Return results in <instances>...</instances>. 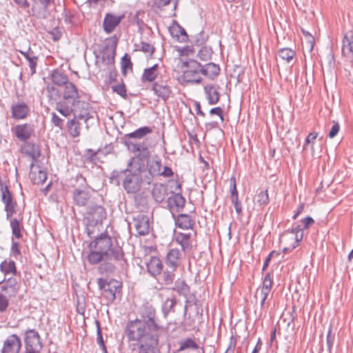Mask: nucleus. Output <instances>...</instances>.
I'll use <instances>...</instances> for the list:
<instances>
[{"label":"nucleus","instance_id":"nucleus-23","mask_svg":"<svg viewBox=\"0 0 353 353\" xmlns=\"http://www.w3.org/2000/svg\"><path fill=\"white\" fill-rule=\"evenodd\" d=\"M147 270L153 277H157L163 270V263L159 257L152 256L146 263Z\"/></svg>","mask_w":353,"mask_h":353},{"label":"nucleus","instance_id":"nucleus-49","mask_svg":"<svg viewBox=\"0 0 353 353\" xmlns=\"http://www.w3.org/2000/svg\"><path fill=\"white\" fill-rule=\"evenodd\" d=\"M17 282L16 279L10 277L6 281V285L2 287V290L6 291L10 290V292L14 294L17 292Z\"/></svg>","mask_w":353,"mask_h":353},{"label":"nucleus","instance_id":"nucleus-28","mask_svg":"<svg viewBox=\"0 0 353 353\" xmlns=\"http://www.w3.org/2000/svg\"><path fill=\"white\" fill-rule=\"evenodd\" d=\"M169 30L172 37L175 38L177 41L183 42L188 40V37L185 29L178 23L171 26Z\"/></svg>","mask_w":353,"mask_h":353},{"label":"nucleus","instance_id":"nucleus-12","mask_svg":"<svg viewBox=\"0 0 353 353\" xmlns=\"http://www.w3.org/2000/svg\"><path fill=\"white\" fill-rule=\"evenodd\" d=\"M12 133L21 142H26L34 132L33 125L30 123L18 124L11 128Z\"/></svg>","mask_w":353,"mask_h":353},{"label":"nucleus","instance_id":"nucleus-58","mask_svg":"<svg viewBox=\"0 0 353 353\" xmlns=\"http://www.w3.org/2000/svg\"><path fill=\"white\" fill-rule=\"evenodd\" d=\"M230 192H231V199H239L238 197V191L236 190V179L234 177H232L230 181Z\"/></svg>","mask_w":353,"mask_h":353},{"label":"nucleus","instance_id":"nucleus-56","mask_svg":"<svg viewBox=\"0 0 353 353\" xmlns=\"http://www.w3.org/2000/svg\"><path fill=\"white\" fill-rule=\"evenodd\" d=\"M51 122L56 127L62 129L63 127L64 120L59 117L55 112L51 114Z\"/></svg>","mask_w":353,"mask_h":353},{"label":"nucleus","instance_id":"nucleus-44","mask_svg":"<svg viewBox=\"0 0 353 353\" xmlns=\"http://www.w3.org/2000/svg\"><path fill=\"white\" fill-rule=\"evenodd\" d=\"M48 97L50 101H57L61 97V92L55 87L54 83L48 84L46 86Z\"/></svg>","mask_w":353,"mask_h":353},{"label":"nucleus","instance_id":"nucleus-45","mask_svg":"<svg viewBox=\"0 0 353 353\" xmlns=\"http://www.w3.org/2000/svg\"><path fill=\"white\" fill-rule=\"evenodd\" d=\"M296 52L294 50L289 48H283L279 50V56L283 60L290 63L295 57Z\"/></svg>","mask_w":353,"mask_h":353},{"label":"nucleus","instance_id":"nucleus-21","mask_svg":"<svg viewBox=\"0 0 353 353\" xmlns=\"http://www.w3.org/2000/svg\"><path fill=\"white\" fill-rule=\"evenodd\" d=\"M181 259L182 254L179 249H171L166 255V265L169 268L176 269L181 263Z\"/></svg>","mask_w":353,"mask_h":353},{"label":"nucleus","instance_id":"nucleus-6","mask_svg":"<svg viewBox=\"0 0 353 353\" xmlns=\"http://www.w3.org/2000/svg\"><path fill=\"white\" fill-rule=\"evenodd\" d=\"M303 236V229L297 225L283 233L279 238L280 244L283 245V252H288L296 248Z\"/></svg>","mask_w":353,"mask_h":353},{"label":"nucleus","instance_id":"nucleus-19","mask_svg":"<svg viewBox=\"0 0 353 353\" xmlns=\"http://www.w3.org/2000/svg\"><path fill=\"white\" fill-rule=\"evenodd\" d=\"M90 107L88 103L84 101H80L78 104L74 105V117L76 119H83L85 123L92 117L90 114Z\"/></svg>","mask_w":353,"mask_h":353},{"label":"nucleus","instance_id":"nucleus-32","mask_svg":"<svg viewBox=\"0 0 353 353\" xmlns=\"http://www.w3.org/2000/svg\"><path fill=\"white\" fill-rule=\"evenodd\" d=\"M190 239L191 233L179 232L176 234L175 236L176 242L181 246V248L184 252L192 247Z\"/></svg>","mask_w":353,"mask_h":353},{"label":"nucleus","instance_id":"nucleus-52","mask_svg":"<svg viewBox=\"0 0 353 353\" xmlns=\"http://www.w3.org/2000/svg\"><path fill=\"white\" fill-rule=\"evenodd\" d=\"M270 291L259 288L257 289L255 296L257 297L258 296L261 298L260 305L263 307L265 305V301L268 299V296L270 294Z\"/></svg>","mask_w":353,"mask_h":353},{"label":"nucleus","instance_id":"nucleus-14","mask_svg":"<svg viewBox=\"0 0 353 353\" xmlns=\"http://www.w3.org/2000/svg\"><path fill=\"white\" fill-rule=\"evenodd\" d=\"M162 79L161 74V68L156 63L151 67L145 68L141 77V81L143 83H152L160 81Z\"/></svg>","mask_w":353,"mask_h":353},{"label":"nucleus","instance_id":"nucleus-38","mask_svg":"<svg viewBox=\"0 0 353 353\" xmlns=\"http://www.w3.org/2000/svg\"><path fill=\"white\" fill-rule=\"evenodd\" d=\"M26 154L30 156L34 161H36L41 156V150L39 145L31 143H26L23 147Z\"/></svg>","mask_w":353,"mask_h":353},{"label":"nucleus","instance_id":"nucleus-20","mask_svg":"<svg viewBox=\"0 0 353 353\" xmlns=\"http://www.w3.org/2000/svg\"><path fill=\"white\" fill-rule=\"evenodd\" d=\"M34 167V162L30 164V178L34 184H43L47 179V172L44 170H42L41 167H35V170H33Z\"/></svg>","mask_w":353,"mask_h":353},{"label":"nucleus","instance_id":"nucleus-5","mask_svg":"<svg viewBox=\"0 0 353 353\" xmlns=\"http://www.w3.org/2000/svg\"><path fill=\"white\" fill-rule=\"evenodd\" d=\"M125 145L130 151L135 153V155L129 160L128 167L134 166L135 170H141L150 154L146 143L144 141L137 142L135 140H128Z\"/></svg>","mask_w":353,"mask_h":353},{"label":"nucleus","instance_id":"nucleus-22","mask_svg":"<svg viewBox=\"0 0 353 353\" xmlns=\"http://www.w3.org/2000/svg\"><path fill=\"white\" fill-rule=\"evenodd\" d=\"M176 270L167 266L165 270L161 272L160 274L157 275L159 276L157 279L159 283L166 286L172 285L175 279L174 272Z\"/></svg>","mask_w":353,"mask_h":353},{"label":"nucleus","instance_id":"nucleus-64","mask_svg":"<svg viewBox=\"0 0 353 353\" xmlns=\"http://www.w3.org/2000/svg\"><path fill=\"white\" fill-rule=\"evenodd\" d=\"M174 175V172L170 167L164 166L163 171L161 170V174L163 177L168 178L171 177Z\"/></svg>","mask_w":353,"mask_h":353},{"label":"nucleus","instance_id":"nucleus-54","mask_svg":"<svg viewBox=\"0 0 353 353\" xmlns=\"http://www.w3.org/2000/svg\"><path fill=\"white\" fill-rule=\"evenodd\" d=\"M97 343H98L100 348L103 352V353H107V350H106V347L105 345L104 341H103V336H102L101 330V328H100L99 323L97 321Z\"/></svg>","mask_w":353,"mask_h":353},{"label":"nucleus","instance_id":"nucleus-17","mask_svg":"<svg viewBox=\"0 0 353 353\" xmlns=\"http://www.w3.org/2000/svg\"><path fill=\"white\" fill-rule=\"evenodd\" d=\"M1 190V199L5 204L7 219L10 218L15 212L16 203L14 202L11 192L7 186H3Z\"/></svg>","mask_w":353,"mask_h":353},{"label":"nucleus","instance_id":"nucleus-31","mask_svg":"<svg viewBox=\"0 0 353 353\" xmlns=\"http://www.w3.org/2000/svg\"><path fill=\"white\" fill-rule=\"evenodd\" d=\"M204 92L209 104H216L219 100V93L213 85H206L204 87Z\"/></svg>","mask_w":353,"mask_h":353},{"label":"nucleus","instance_id":"nucleus-13","mask_svg":"<svg viewBox=\"0 0 353 353\" xmlns=\"http://www.w3.org/2000/svg\"><path fill=\"white\" fill-rule=\"evenodd\" d=\"M10 112L14 119L23 120L29 116L30 108L26 102L19 101L12 104Z\"/></svg>","mask_w":353,"mask_h":353},{"label":"nucleus","instance_id":"nucleus-25","mask_svg":"<svg viewBox=\"0 0 353 353\" xmlns=\"http://www.w3.org/2000/svg\"><path fill=\"white\" fill-rule=\"evenodd\" d=\"M152 195L157 203H161L168 196V188L162 183H156L152 190Z\"/></svg>","mask_w":353,"mask_h":353},{"label":"nucleus","instance_id":"nucleus-27","mask_svg":"<svg viewBox=\"0 0 353 353\" xmlns=\"http://www.w3.org/2000/svg\"><path fill=\"white\" fill-rule=\"evenodd\" d=\"M342 52L345 56L353 54V32L349 31L344 35L342 45Z\"/></svg>","mask_w":353,"mask_h":353},{"label":"nucleus","instance_id":"nucleus-47","mask_svg":"<svg viewBox=\"0 0 353 353\" xmlns=\"http://www.w3.org/2000/svg\"><path fill=\"white\" fill-rule=\"evenodd\" d=\"M212 50L208 46L202 47L197 53V57L202 61H208L211 59Z\"/></svg>","mask_w":353,"mask_h":353},{"label":"nucleus","instance_id":"nucleus-61","mask_svg":"<svg viewBox=\"0 0 353 353\" xmlns=\"http://www.w3.org/2000/svg\"><path fill=\"white\" fill-rule=\"evenodd\" d=\"M11 254L14 256L21 255V251L19 249V243L18 242L14 241L12 239V247L10 249Z\"/></svg>","mask_w":353,"mask_h":353},{"label":"nucleus","instance_id":"nucleus-53","mask_svg":"<svg viewBox=\"0 0 353 353\" xmlns=\"http://www.w3.org/2000/svg\"><path fill=\"white\" fill-rule=\"evenodd\" d=\"M273 284L272 274L268 272L265 274L263 280V285L261 288L271 291Z\"/></svg>","mask_w":353,"mask_h":353},{"label":"nucleus","instance_id":"nucleus-30","mask_svg":"<svg viewBox=\"0 0 353 353\" xmlns=\"http://www.w3.org/2000/svg\"><path fill=\"white\" fill-rule=\"evenodd\" d=\"M121 289V283L115 279H111L108 281L105 292L108 294L107 295L108 299L114 300L116 299V294L120 293Z\"/></svg>","mask_w":353,"mask_h":353},{"label":"nucleus","instance_id":"nucleus-39","mask_svg":"<svg viewBox=\"0 0 353 353\" xmlns=\"http://www.w3.org/2000/svg\"><path fill=\"white\" fill-rule=\"evenodd\" d=\"M20 53L28 61L29 67L31 70V74H34L36 72V68L37 65L38 57L33 55V52L29 49L27 52L20 51Z\"/></svg>","mask_w":353,"mask_h":353},{"label":"nucleus","instance_id":"nucleus-60","mask_svg":"<svg viewBox=\"0 0 353 353\" xmlns=\"http://www.w3.org/2000/svg\"><path fill=\"white\" fill-rule=\"evenodd\" d=\"M332 123H333V125H332V128L330 130L329 134H328V137L330 139H333L334 137H335L336 135L339 132V130H340V125H339L338 122H336V121H333Z\"/></svg>","mask_w":353,"mask_h":353},{"label":"nucleus","instance_id":"nucleus-7","mask_svg":"<svg viewBox=\"0 0 353 353\" xmlns=\"http://www.w3.org/2000/svg\"><path fill=\"white\" fill-rule=\"evenodd\" d=\"M106 212L105 208L100 205H95L88 208L84 220L87 224L88 234L90 236L92 233L90 231V227L97 225L99 223H101L103 220L105 219Z\"/></svg>","mask_w":353,"mask_h":353},{"label":"nucleus","instance_id":"nucleus-51","mask_svg":"<svg viewBox=\"0 0 353 353\" xmlns=\"http://www.w3.org/2000/svg\"><path fill=\"white\" fill-rule=\"evenodd\" d=\"M176 304V301L174 299H167L163 305V312L165 315H167L168 313L173 310V308Z\"/></svg>","mask_w":353,"mask_h":353},{"label":"nucleus","instance_id":"nucleus-41","mask_svg":"<svg viewBox=\"0 0 353 353\" xmlns=\"http://www.w3.org/2000/svg\"><path fill=\"white\" fill-rule=\"evenodd\" d=\"M67 127L70 135L72 137H78L81 134L80 123L77 121L76 117L67 123Z\"/></svg>","mask_w":353,"mask_h":353},{"label":"nucleus","instance_id":"nucleus-8","mask_svg":"<svg viewBox=\"0 0 353 353\" xmlns=\"http://www.w3.org/2000/svg\"><path fill=\"white\" fill-rule=\"evenodd\" d=\"M187 70L183 72V77L184 80L189 83H199L202 79L200 76L201 73L202 65L194 59H190L184 63Z\"/></svg>","mask_w":353,"mask_h":353},{"label":"nucleus","instance_id":"nucleus-46","mask_svg":"<svg viewBox=\"0 0 353 353\" xmlns=\"http://www.w3.org/2000/svg\"><path fill=\"white\" fill-rule=\"evenodd\" d=\"M121 65V72L123 75H125L128 71H132L133 65L130 57L128 54H125V55L122 57Z\"/></svg>","mask_w":353,"mask_h":353},{"label":"nucleus","instance_id":"nucleus-57","mask_svg":"<svg viewBox=\"0 0 353 353\" xmlns=\"http://www.w3.org/2000/svg\"><path fill=\"white\" fill-rule=\"evenodd\" d=\"M112 91L122 97H126V88L124 83L117 84L112 86Z\"/></svg>","mask_w":353,"mask_h":353},{"label":"nucleus","instance_id":"nucleus-63","mask_svg":"<svg viewBox=\"0 0 353 353\" xmlns=\"http://www.w3.org/2000/svg\"><path fill=\"white\" fill-rule=\"evenodd\" d=\"M141 50L145 53L152 54L154 51V48L148 43L141 42Z\"/></svg>","mask_w":353,"mask_h":353},{"label":"nucleus","instance_id":"nucleus-33","mask_svg":"<svg viewBox=\"0 0 353 353\" xmlns=\"http://www.w3.org/2000/svg\"><path fill=\"white\" fill-rule=\"evenodd\" d=\"M185 203V198L179 193H176L168 199V205L170 209L176 208L177 210L183 209Z\"/></svg>","mask_w":353,"mask_h":353},{"label":"nucleus","instance_id":"nucleus-4","mask_svg":"<svg viewBox=\"0 0 353 353\" xmlns=\"http://www.w3.org/2000/svg\"><path fill=\"white\" fill-rule=\"evenodd\" d=\"M63 100L56 103L55 110L65 117H70L74 112V105L81 101V96L77 86L72 82L67 83L62 92Z\"/></svg>","mask_w":353,"mask_h":353},{"label":"nucleus","instance_id":"nucleus-26","mask_svg":"<svg viewBox=\"0 0 353 353\" xmlns=\"http://www.w3.org/2000/svg\"><path fill=\"white\" fill-rule=\"evenodd\" d=\"M175 224L179 228L189 230L193 228L194 221L190 215L180 214L175 218Z\"/></svg>","mask_w":353,"mask_h":353},{"label":"nucleus","instance_id":"nucleus-1","mask_svg":"<svg viewBox=\"0 0 353 353\" xmlns=\"http://www.w3.org/2000/svg\"><path fill=\"white\" fill-rule=\"evenodd\" d=\"M124 332L129 341L138 343L139 353H157L161 332L153 330L145 321L139 319L129 321Z\"/></svg>","mask_w":353,"mask_h":353},{"label":"nucleus","instance_id":"nucleus-18","mask_svg":"<svg viewBox=\"0 0 353 353\" xmlns=\"http://www.w3.org/2000/svg\"><path fill=\"white\" fill-rule=\"evenodd\" d=\"M21 341L16 334L8 336L4 341L2 353H19Z\"/></svg>","mask_w":353,"mask_h":353},{"label":"nucleus","instance_id":"nucleus-35","mask_svg":"<svg viewBox=\"0 0 353 353\" xmlns=\"http://www.w3.org/2000/svg\"><path fill=\"white\" fill-rule=\"evenodd\" d=\"M172 290L176 291L179 295L187 297L190 294V287L181 279H178L174 283V287L172 288Z\"/></svg>","mask_w":353,"mask_h":353},{"label":"nucleus","instance_id":"nucleus-55","mask_svg":"<svg viewBox=\"0 0 353 353\" xmlns=\"http://www.w3.org/2000/svg\"><path fill=\"white\" fill-rule=\"evenodd\" d=\"M114 51H105L103 52L102 54V60L104 63H105L108 65L112 64L114 61Z\"/></svg>","mask_w":353,"mask_h":353},{"label":"nucleus","instance_id":"nucleus-40","mask_svg":"<svg viewBox=\"0 0 353 353\" xmlns=\"http://www.w3.org/2000/svg\"><path fill=\"white\" fill-rule=\"evenodd\" d=\"M178 344L179 345V347L176 350V352H180L188 349L196 350L199 347V345L193 339L190 338L180 340L178 342Z\"/></svg>","mask_w":353,"mask_h":353},{"label":"nucleus","instance_id":"nucleus-62","mask_svg":"<svg viewBox=\"0 0 353 353\" xmlns=\"http://www.w3.org/2000/svg\"><path fill=\"white\" fill-rule=\"evenodd\" d=\"M8 306V299L6 296L0 293V312H3L6 310Z\"/></svg>","mask_w":353,"mask_h":353},{"label":"nucleus","instance_id":"nucleus-15","mask_svg":"<svg viewBox=\"0 0 353 353\" xmlns=\"http://www.w3.org/2000/svg\"><path fill=\"white\" fill-rule=\"evenodd\" d=\"M124 14L117 15L113 13L105 14L103 21V28L106 34H111L116 28L121 23L124 18Z\"/></svg>","mask_w":353,"mask_h":353},{"label":"nucleus","instance_id":"nucleus-11","mask_svg":"<svg viewBox=\"0 0 353 353\" xmlns=\"http://www.w3.org/2000/svg\"><path fill=\"white\" fill-rule=\"evenodd\" d=\"M152 90L155 96L165 102L173 96L171 86L163 79L155 81L152 84Z\"/></svg>","mask_w":353,"mask_h":353},{"label":"nucleus","instance_id":"nucleus-16","mask_svg":"<svg viewBox=\"0 0 353 353\" xmlns=\"http://www.w3.org/2000/svg\"><path fill=\"white\" fill-rule=\"evenodd\" d=\"M134 225L137 234L145 236L150 232V223L149 217L143 214H139L133 218Z\"/></svg>","mask_w":353,"mask_h":353},{"label":"nucleus","instance_id":"nucleus-9","mask_svg":"<svg viewBox=\"0 0 353 353\" xmlns=\"http://www.w3.org/2000/svg\"><path fill=\"white\" fill-rule=\"evenodd\" d=\"M140 314L141 316L140 319L145 321L148 326L152 327L153 330H157L161 333L163 332V327L159 324L156 311L152 305L149 304L143 305L141 310Z\"/></svg>","mask_w":353,"mask_h":353},{"label":"nucleus","instance_id":"nucleus-29","mask_svg":"<svg viewBox=\"0 0 353 353\" xmlns=\"http://www.w3.org/2000/svg\"><path fill=\"white\" fill-rule=\"evenodd\" d=\"M51 80L54 85L65 86L69 83L68 75L60 70H54L51 74Z\"/></svg>","mask_w":353,"mask_h":353},{"label":"nucleus","instance_id":"nucleus-36","mask_svg":"<svg viewBox=\"0 0 353 353\" xmlns=\"http://www.w3.org/2000/svg\"><path fill=\"white\" fill-rule=\"evenodd\" d=\"M220 71V68L218 65L214 63H209L205 66H202L201 74L213 79L216 77Z\"/></svg>","mask_w":353,"mask_h":353},{"label":"nucleus","instance_id":"nucleus-48","mask_svg":"<svg viewBox=\"0 0 353 353\" xmlns=\"http://www.w3.org/2000/svg\"><path fill=\"white\" fill-rule=\"evenodd\" d=\"M256 203L259 205H266L269 203L270 199L268 190H262L256 196Z\"/></svg>","mask_w":353,"mask_h":353},{"label":"nucleus","instance_id":"nucleus-10","mask_svg":"<svg viewBox=\"0 0 353 353\" xmlns=\"http://www.w3.org/2000/svg\"><path fill=\"white\" fill-rule=\"evenodd\" d=\"M25 343L26 353H40L42 349L39 334L34 329L26 332Z\"/></svg>","mask_w":353,"mask_h":353},{"label":"nucleus","instance_id":"nucleus-3","mask_svg":"<svg viewBox=\"0 0 353 353\" xmlns=\"http://www.w3.org/2000/svg\"><path fill=\"white\" fill-rule=\"evenodd\" d=\"M141 171L135 170L134 166H128L126 169L121 171L114 170L109 177L110 182L118 186L122 182L123 188L127 193H137L140 190L142 184Z\"/></svg>","mask_w":353,"mask_h":353},{"label":"nucleus","instance_id":"nucleus-24","mask_svg":"<svg viewBox=\"0 0 353 353\" xmlns=\"http://www.w3.org/2000/svg\"><path fill=\"white\" fill-rule=\"evenodd\" d=\"M73 201L78 206H85L89 202L90 196L84 189L76 188L72 194Z\"/></svg>","mask_w":353,"mask_h":353},{"label":"nucleus","instance_id":"nucleus-42","mask_svg":"<svg viewBox=\"0 0 353 353\" xmlns=\"http://www.w3.org/2000/svg\"><path fill=\"white\" fill-rule=\"evenodd\" d=\"M0 270L6 274H12L16 275L17 274V268L14 261L10 260L6 261L4 260L0 264Z\"/></svg>","mask_w":353,"mask_h":353},{"label":"nucleus","instance_id":"nucleus-37","mask_svg":"<svg viewBox=\"0 0 353 353\" xmlns=\"http://www.w3.org/2000/svg\"><path fill=\"white\" fill-rule=\"evenodd\" d=\"M161 161L159 158L152 159L148 163V170L152 176H158L161 174Z\"/></svg>","mask_w":353,"mask_h":353},{"label":"nucleus","instance_id":"nucleus-2","mask_svg":"<svg viewBox=\"0 0 353 353\" xmlns=\"http://www.w3.org/2000/svg\"><path fill=\"white\" fill-rule=\"evenodd\" d=\"M89 247L90 252L88 256V261L91 264H98L105 261H123L124 254L122 248L119 246H112V238L107 232L101 234L91 241Z\"/></svg>","mask_w":353,"mask_h":353},{"label":"nucleus","instance_id":"nucleus-34","mask_svg":"<svg viewBox=\"0 0 353 353\" xmlns=\"http://www.w3.org/2000/svg\"><path fill=\"white\" fill-rule=\"evenodd\" d=\"M152 130L147 126L140 128L133 132L127 134L125 135L124 139H125V143H126V141L129 140H134L135 139H142L143 137L147 135L148 134L150 133Z\"/></svg>","mask_w":353,"mask_h":353},{"label":"nucleus","instance_id":"nucleus-43","mask_svg":"<svg viewBox=\"0 0 353 353\" xmlns=\"http://www.w3.org/2000/svg\"><path fill=\"white\" fill-rule=\"evenodd\" d=\"M10 228L12 229V236L17 239H21L22 237V229L23 225L20 221L16 218L10 220Z\"/></svg>","mask_w":353,"mask_h":353},{"label":"nucleus","instance_id":"nucleus-50","mask_svg":"<svg viewBox=\"0 0 353 353\" xmlns=\"http://www.w3.org/2000/svg\"><path fill=\"white\" fill-rule=\"evenodd\" d=\"M110 261H105L99 266V271L101 273L110 274L114 272L115 266Z\"/></svg>","mask_w":353,"mask_h":353},{"label":"nucleus","instance_id":"nucleus-59","mask_svg":"<svg viewBox=\"0 0 353 353\" xmlns=\"http://www.w3.org/2000/svg\"><path fill=\"white\" fill-rule=\"evenodd\" d=\"M317 136H318V133H310L307 137H306V139H305V143L303 145V149H305V147L308 144H312V150H314V146H313V144L314 143V141L317 138Z\"/></svg>","mask_w":353,"mask_h":353}]
</instances>
